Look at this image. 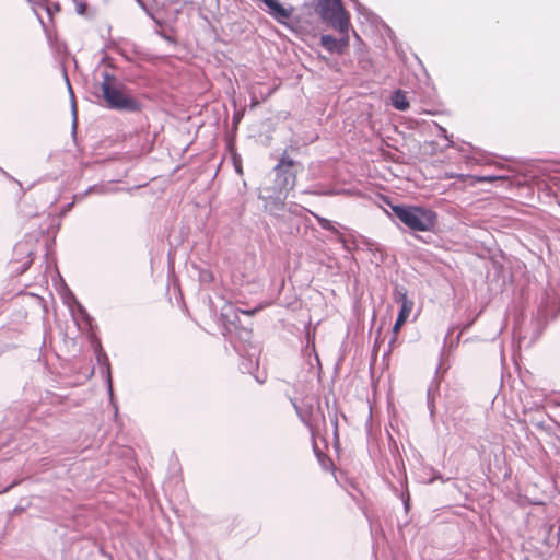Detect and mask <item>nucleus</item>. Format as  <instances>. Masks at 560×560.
Here are the masks:
<instances>
[{
  "mask_svg": "<svg viewBox=\"0 0 560 560\" xmlns=\"http://www.w3.org/2000/svg\"><path fill=\"white\" fill-rule=\"evenodd\" d=\"M59 10H60V5H59L58 3H55V4L52 5V8H51V7H49V8H48V12H49L50 14H51V12H52V11H57V12H58Z\"/></svg>",
  "mask_w": 560,
  "mask_h": 560,
  "instance_id": "obj_15",
  "label": "nucleus"
},
{
  "mask_svg": "<svg viewBox=\"0 0 560 560\" xmlns=\"http://www.w3.org/2000/svg\"><path fill=\"white\" fill-rule=\"evenodd\" d=\"M413 306L415 303H405V305H400V311L398 313L397 319H400L401 322L406 323L413 310Z\"/></svg>",
  "mask_w": 560,
  "mask_h": 560,
  "instance_id": "obj_12",
  "label": "nucleus"
},
{
  "mask_svg": "<svg viewBox=\"0 0 560 560\" xmlns=\"http://www.w3.org/2000/svg\"><path fill=\"white\" fill-rule=\"evenodd\" d=\"M394 215L409 230L432 232L438 225V214L430 208L413 205H392Z\"/></svg>",
  "mask_w": 560,
  "mask_h": 560,
  "instance_id": "obj_1",
  "label": "nucleus"
},
{
  "mask_svg": "<svg viewBox=\"0 0 560 560\" xmlns=\"http://www.w3.org/2000/svg\"><path fill=\"white\" fill-rule=\"evenodd\" d=\"M264 3L270 9L272 16L279 22H283L291 15L290 10L282 7L278 0H262Z\"/></svg>",
  "mask_w": 560,
  "mask_h": 560,
  "instance_id": "obj_6",
  "label": "nucleus"
},
{
  "mask_svg": "<svg viewBox=\"0 0 560 560\" xmlns=\"http://www.w3.org/2000/svg\"><path fill=\"white\" fill-rule=\"evenodd\" d=\"M312 214L317 220V222L320 225V228H323L324 230L330 231V232H332L335 234H340L339 231L334 226L331 221H329L328 219L323 218V217H320V215H318L316 213H312Z\"/></svg>",
  "mask_w": 560,
  "mask_h": 560,
  "instance_id": "obj_11",
  "label": "nucleus"
},
{
  "mask_svg": "<svg viewBox=\"0 0 560 560\" xmlns=\"http://www.w3.org/2000/svg\"><path fill=\"white\" fill-rule=\"evenodd\" d=\"M444 178H459L462 180L469 182V185H475L476 183H482V182H494L499 177L494 176H472V175H463V174H455V173H445Z\"/></svg>",
  "mask_w": 560,
  "mask_h": 560,
  "instance_id": "obj_8",
  "label": "nucleus"
},
{
  "mask_svg": "<svg viewBox=\"0 0 560 560\" xmlns=\"http://www.w3.org/2000/svg\"><path fill=\"white\" fill-rule=\"evenodd\" d=\"M392 104L396 109L406 110L409 107L407 96L401 91H396L392 97Z\"/></svg>",
  "mask_w": 560,
  "mask_h": 560,
  "instance_id": "obj_9",
  "label": "nucleus"
},
{
  "mask_svg": "<svg viewBox=\"0 0 560 560\" xmlns=\"http://www.w3.org/2000/svg\"><path fill=\"white\" fill-rule=\"evenodd\" d=\"M101 90L107 107L128 112L139 110V103L124 92V88L116 82L114 77L105 75L101 83Z\"/></svg>",
  "mask_w": 560,
  "mask_h": 560,
  "instance_id": "obj_2",
  "label": "nucleus"
},
{
  "mask_svg": "<svg viewBox=\"0 0 560 560\" xmlns=\"http://www.w3.org/2000/svg\"><path fill=\"white\" fill-rule=\"evenodd\" d=\"M393 298L394 301L400 303V305H405V303H415L410 298H408L407 289L404 287L395 288Z\"/></svg>",
  "mask_w": 560,
  "mask_h": 560,
  "instance_id": "obj_10",
  "label": "nucleus"
},
{
  "mask_svg": "<svg viewBox=\"0 0 560 560\" xmlns=\"http://www.w3.org/2000/svg\"><path fill=\"white\" fill-rule=\"evenodd\" d=\"M295 165V161L288 155L283 154L280 158L279 163L276 165L275 171L277 172V176L280 178L283 176L281 185L284 188H293L296 183V173L292 171Z\"/></svg>",
  "mask_w": 560,
  "mask_h": 560,
  "instance_id": "obj_4",
  "label": "nucleus"
},
{
  "mask_svg": "<svg viewBox=\"0 0 560 560\" xmlns=\"http://www.w3.org/2000/svg\"><path fill=\"white\" fill-rule=\"evenodd\" d=\"M341 37L336 39L331 35H323L320 37V45L329 52L343 54L349 46V33H340Z\"/></svg>",
  "mask_w": 560,
  "mask_h": 560,
  "instance_id": "obj_5",
  "label": "nucleus"
},
{
  "mask_svg": "<svg viewBox=\"0 0 560 560\" xmlns=\"http://www.w3.org/2000/svg\"><path fill=\"white\" fill-rule=\"evenodd\" d=\"M404 325H405L404 322H401L400 319H396L394 327H393V338L390 340V345H394L397 341L398 334Z\"/></svg>",
  "mask_w": 560,
  "mask_h": 560,
  "instance_id": "obj_13",
  "label": "nucleus"
},
{
  "mask_svg": "<svg viewBox=\"0 0 560 560\" xmlns=\"http://www.w3.org/2000/svg\"><path fill=\"white\" fill-rule=\"evenodd\" d=\"M261 310H262V306L260 305V306H257V307H255L253 310H238L237 308L236 312H240V313L248 315V316H253V315L257 314Z\"/></svg>",
  "mask_w": 560,
  "mask_h": 560,
  "instance_id": "obj_14",
  "label": "nucleus"
},
{
  "mask_svg": "<svg viewBox=\"0 0 560 560\" xmlns=\"http://www.w3.org/2000/svg\"><path fill=\"white\" fill-rule=\"evenodd\" d=\"M264 3L270 9L272 16L279 22H283L291 15L290 10L282 7L278 0H262Z\"/></svg>",
  "mask_w": 560,
  "mask_h": 560,
  "instance_id": "obj_7",
  "label": "nucleus"
},
{
  "mask_svg": "<svg viewBox=\"0 0 560 560\" xmlns=\"http://www.w3.org/2000/svg\"><path fill=\"white\" fill-rule=\"evenodd\" d=\"M320 14L339 33H349L350 14L341 0H324L320 4Z\"/></svg>",
  "mask_w": 560,
  "mask_h": 560,
  "instance_id": "obj_3",
  "label": "nucleus"
}]
</instances>
